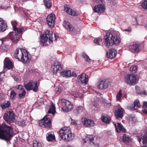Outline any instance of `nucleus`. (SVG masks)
Wrapping results in <instances>:
<instances>
[{
    "label": "nucleus",
    "mask_w": 147,
    "mask_h": 147,
    "mask_svg": "<svg viewBox=\"0 0 147 147\" xmlns=\"http://www.w3.org/2000/svg\"><path fill=\"white\" fill-rule=\"evenodd\" d=\"M115 125L116 127V129L118 132H120L121 131H125V129L121 123H117L115 124Z\"/></svg>",
    "instance_id": "obj_25"
},
{
    "label": "nucleus",
    "mask_w": 147,
    "mask_h": 147,
    "mask_svg": "<svg viewBox=\"0 0 147 147\" xmlns=\"http://www.w3.org/2000/svg\"><path fill=\"white\" fill-rule=\"evenodd\" d=\"M62 68V66L61 63L58 62H55L51 67V71L54 74L57 73L58 71L61 70Z\"/></svg>",
    "instance_id": "obj_14"
},
{
    "label": "nucleus",
    "mask_w": 147,
    "mask_h": 147,
    "mask_svg": "<svg viewBox=\"0 0 147 147\" xmlns=\"http://www.w3.org/2000/svg\"><path fill=\"white\" fill-rule=\"evenodd\" d=\"M122 90H120L116 96L117 100L119 101L120 100L122 96Z\"/></svg>",
    "instance_id": "obj_36"
},
{
    "label": "nucleus",
    "mask_w": 147,
    "mask_h": 147,
    "mask_svg": "<svg viewBox=\"0 0 147 147\" xmlns=\"http://www.w3.org/2000/svg\"><path fill=\"white\" fill-rule=\"evenodd\" d=\"M124 111V109L121 107H119L118 109L115 112V116L117 119L121 118L123 116V113Z\"/></svg>",
    "instance_id": "obj_21"
},
{
    "label": "nucleus",
    "mask_w": 147,
    "mask_h": 147,
    "mask_svg": "<svg viewBox=\"0 0 147 147\" xmlns=\"http://www.w3.org/2000/svg\"><path fill=\"white\" fill-rule=\"evenodd\" d=\"M58 105L61 107V111L64 112H69L73 108V105L71 103L64 99L59 101Z\"/></svg>",
    "instance_id": "obj_6"
},
{
    "label": "nucleus",
    "mask_w": 147,
    "mask_h": 147,
    "mask_svg": "<svg viewBox=\"0 0 147 147\" xmlns=\"http://www.w3.org/2000/svg\"><path fill=\"white\" fill-rule=\"evenodd\" d=\"M4 67L8 69L13 68L12 63L10 59L7 58L5 59L4 61Z\"/></svg>",
    "instance_id": "obj_22"
},
{
    "label": "nucleus",
    "mask_w": 147,
    "mask_h": 147,
    "mask_svg": "<svg viewBox=\"0 0 147 147\" xmlns=\"http://www.w3.org/2000/svg\"><path fill=\"white\" fill-rule=\"evenodd\" d=\"M88 76L85 74L83 73L79 76L78 78V82H80L82 84L86 85L88 82Z\"/></svg>",
    "instance_id": "obj_16"
},
{
    "label": "nucleus",
    "mask_w": 147,
    "mask_h": 147,
    "mask_svg": "<svg viewBox=\"0 0 147 147\" xmlns=\"http://www.w3.org/2000/svg\"><path fill=\"white\" fill-rule=\"evenodd\" d=\"M34 147H42L41 144L36 141H34L33 142Z\"/></svg>",
    "instance_id": "obj_37"
},
{
    "label": "nucleus",
    "mask_w": 147,
    "mask_h": 147,
    "mask_svg": "<svg viewBox=\"0 0 147 147\" xmlns=\"http://www.w3.org/2000/svg\"><path fill=\"white\" fill-rule=\"evenodd\" d=\"M93 1H94L95 2H102V0H92Z\"/></svg>",
    "instance_id": "obj_52"
},
{
    "label": "nucleus",
    "mask_w": 147,
    "mask_h": 147,
    "mask_svg": "<svg viewBox=\"0 0 147 147\" xmlns=\"http://www.w3.org/2000/svg\"><path fill=\"white\" fill-rule=\"evenodd\" d=\"M82 109V107L81 106H79L77 107L76 108V112H75L76 115L79 114L80 111Z\"/></svg>",
    "instance_id": "obj_42"
},
{
    "label": "nucleus",
    "mask_w": 147,
    "mask_h": 147,
    "mask_svg": "<svg viewBox=\"0 0 147 147\" xmlns=\"http://www.w3.org/2000/svg\"><path fill=\"white\" fill-rule=\"evenodd\" d=\"M140 94L143 97H144L147 95V92L146 91H144L142 92H140Z\"/></svg>",
    "instance_id": "obj_49"
},
{
    "label": "nucleus",
    "mask_w": 147,
    "mask_h": 147,
    "mask_svg": "<svg viewBox=\"0 0 147 147\" xmlns=\"http://www.w3.org/2000/svg\"><path fill=\"white\" fill-rule=\"evenodd\" d=\"M14 113L11 110H9L5 113L3 117L4 120L8 123H10L13 122L15 120Z\"/></svg>",
    "instance_id": "obj_10"
},
{
    "label": "nucleus",
    "mask_w": 147,
    "mask_h": 147,
    "mask_svg": "<svg viewBox=\"0 0 147 147\" xmlns=\"http://www.w3.org/2000/svg\"><path fill=\"white\" fill-rule=\"evenodd\" d=\"M140 138L142 139L144 143H147V132L146 133L145 132H143L140 137Z\"/></svg>",
    "instance_id": "obj_30"
},
{
    "label": "nucleus",
    "mask_w": 147,
    "mask_h": 147,
    "mask_svg": "<svg viewBox=\"0 0 147 147\" xmlns=\"http://www.w3.org/2000/svg\"><path fill=\"white\" fill-rule=\"evenodd\" d=\"M51 119L52 117L50 115H46L39 121V125L42 127L50 128L51 125Z\"/></svg>",
    "instance_id": "obj_8"
},
{
    "label": "nucleus",
    "mask_w": 147,
    "mask_h": 147,
    "mask_svg": "<svg viewBox=\"0 0 147 147\" xmlns=\"http://www.w3.org/2000/svg\"><path fill=\"white\" fill-rule=\"evenodd\" d=\"M13 130L11 127L2 124L0 127V139L9 140L13 136Z\"/></svg>",
    "instance_id": "obj_3"
},
{
    "label": "nucleus",
    "mask_w": 147,
    "mask_h": 147,
    "mask_svg": "<svg viewBox=\"0 0 147 147\" xmlns=\"http://www.w3.org/2000/svg\"><path fill=\"white\" fill-rule=\"evenodd\" d=\"M116 51L114 49H111L109 50V51L107 52V57L112 59L115 57L116 56Z\"/></svg>",
    "instance_id": "obj_23"
},
{
    "label": "nucleus",
    "mask_w": 147,
    "mask_h": 147,
    "mask_svg": "<svg viewBox=\"0 0 147 147\" xmlns=\"http://www.w3.org/2000/svg\"><path fill=\"white\" fill-rule=\"evenodd\" d=\"M108 86V84L106 81L102 80L100 81L97 84V87L99 89H102L107 88Z\"/></svg>",
    "instance_id": "obj_20"
},
{
    "label": "nucleus",
    "mask_w": 147,
    "mask_h": 147,
    "mask_svg": "<svg viewBox=\"0 0 147 147\" xmlns=\"http://www.w3.org/2000/svg\"><path fill=\"white\" fill-rule=\"evenodd\" d=\"M83 125L85 127H90L94 126L95 123L93 120L86 118H83L82 119Z\"/></svg>",
    "instance_id": "obj_13"
},
{
    "label": "nucleus",
    "mask_w": 147,
    "mask_h": 147,
    "mask_svg": "<svg viewBox=\"0 0 147 147\" xmlns=\"http://www.w3.org/2000/svg\"><path fill=\"white\" fill-rule=\"evenodd\" d=\"M26 124L27 122L25 120L20 121L18 122V124L22 127L24 126Z\"/></svg>",
    "instance_id": "obj_39"
},
{
    "label": "nucleus",
    "mask_w": 147,
    "mask_h": 147,
    "mask_svg": "<svg viewBox=\"0 0 147 147\" xmlns=\"http://www.w3.org/2000/svg\"><path fill=\"white\" fill-rule=\"evenodd\" d=\"M142 6L144 9H147V0H145L142 4Z\"/></svg>",
    "instance_id": "obj_47"
},
{
    "label": "nucleus",
    "mask_w": 147,
    "mask_h": 147,
    "mask_svg": "<svg viewBox=\"0 0 147 147\" xmlns=\"http://www.w3.org/2000/svg\"><path fill=\"white\" fill-rule=\"evenodd\" d=\"M143 107L144 109H146L145 110L143 111V112L144 114H147V102H144L143 103Z\"/></svg>",
    "instance_id": "obj_44"
},
{
    "label": "nucleus",
    "mask_w": 147,
    "mask_h": 147,
    "mask_svg": "<svg viewBox=\"0 0 147 147\" xmlns=\"http://www.w3.org/2000/svg\"><path fill=\"white\" fill-rule=\"evenodd\" d=\"M37 83L36 81L33 82L32 80H30L28 84H24V87L27 90H32L34 92H37L38 91Z\"/></svg>",
    "instance_id": "obj_9"
},
{
    "label": "nucleus",
    "mask_w": 147,
    "mask_h": 147,
    "mask_svg": "<svg viewBox=\"0 0 147 147\" xmlns=\"http://www.w3.org/2000/svg\"><path fill=\"white\" fill-rule=\"evenodd\" d=\"M67 147H71L70 146H67Z\"/></svg>",
    "instance_id": "obj_57"
},
{
    "label": "nucleus",
    "mask_w": 147,
    "mask_h": 147,
    "mask_svg": "<svg viewBox=\"0 0 147 147\" xmlns=\"http://www.w3.org/2000/svg\"><path fill=\"white\" fill-rule=\"evenodd\" d=\"M14 56L16 58L25 63L29 62L31 59L29 53L23 49H16Z\"/></svg>",
    "instance_id": "obj_2"
},
{
    "label": "nucleus",
    "mask_w": 147,
    "mask_h": 147,
    "mask_svg": "<svg viewBox=\"0 0 147 147\" xmlns=\"http://www.w3.org/2000/svg\"><path fill=\"white\" fill-rule=\"evenodd\" d=\"M130 70L132 73H135L137 70V67L136 66H132L130 67Z\"/></svg>",
    "instance_id": "obj_45"
},
{
    "label": "nucleus",
    "mask_w": 147,
    "mask_h": 147,
    "mask_svg": "<svg viewBox=\"0 0 147 147\" xmlns=\"http://www.w3.org/2000/svg\"><path fill=\"white\" fill-rule=\"evenodd\" d=\"M102 40L100 38H95L94 41V42L98 45H99L100 42H102Z\"/></svg>",
    "instance_id": "obj_38"
},
{
    "label": "nucleus",
    "mask_w": 147,
    "mask_h": 147,
    "mask_svg": "<svg viewBox=\"0 0 147 147\" xmlns=\"http://www.w3.org/2000/svg\"><path fill=\"white\" fill-rule=\"evenodd\" d=\"M64 7L65 10L69 14L73 16H77L78 15L77 13L71 9L69 7V5H65Z\"/></svg>",
    "instance_id": "obj_19"
},
{
    "label": "nucleus",
    "mask_w": 147,
    "mask_h": 147,
    "mask_svg": "<svg viewBox=\"0 0 147 147\" xmlns=\"http://www.w3.org/2000/svg\"><path fill=\"white\" fill-rule=\"evenodd\" d=\"M40 41L43 46L48 45V42L51 43L53 40H56L57 38L55 34H53L52 31L47 30L44 32L41 36Z\"/></svg>",
    "instance_id": "obj_4"
},
{
    "label": "nucleus",
    "mask_w": 147,
    "mask_h": 147,
    "mask_svg": "<svg viewBox=\"0 0 147 147\" xmlns=\"http://www.w3.org/2000/svg\"><path fill=\"white\" fill-rule=\"evenodd\" d=\"M44 4L46 7L49 8L52 6V3L51 0H43Z\"/></svg>",
    "instance_id": "obj_33"
},
{
    "label": "nucleus",
    "mask_w": 147,
    "mask_h": 147,
    "mask_svg": "<svg viewBox=\"0 0 147 147\" xmlns=\"http://www.w3.org/2000/svg\"><path fill=\"white\" fill-rule=\"evenodd\" d=\"M105 10L104 5L102 4L97 5L94 8V11L95 12L102 13L105 11Z\"/></svg>",
    "instance_id": "obj_18"
},
{
    "label": "nucleus",
    "mask_w": 147,
    "mask_h": 147,
    "mask_svg": "<svg viewBox=\"0 0 147 147\" xmlns=\"http://www.w3.org/2000/svg\"><path fill=\"white\" fill-rule=\"evenodd\" d=\"M122 141L125 143H128L130 141V139L128 136L124 134L122 137Z\"/></svg>",
    "instance_id": "obj_32"
},
{
    "label": "nucleus",
    "mask_w": 147,
    "mask_h": 147,
    "mask_svg": "<svg viewBox=\"0 0 147 147\" xmlns=\"http://www.w3.org/2000/svg\"><path fill=\"white\" fill-rule=\"evenodd\" d=\"M139 141L140 142L141 141V140L140 139V140H139Z\"/></svg>",
    "instance_id": "obj_58"
},
{
    "label": "nucleus",
    "mask_w": 147,
    "mask_h": 147,
    "mask_svg": "<svg viewBox=\"0 0 147 147\" xmlns=\"http://www.w3.org/2000/svg\"><path fill=\"white\" fill-rule=\"evenodd\" d=\"M22 32V29L19 28L18 29L14 30L13 32H10L8 35L7 37L15 43H17L20 38L19 34Z\"/></svg>",
    "instance_id": "obj_7"
},
{
    "label": "nucleus",
    "mask_w": 147,
    "mask_h": 147,
    "mask_svg": "<svg viewBox=\"0 0 147 147\" xmlns=\"http://www.w3.org/2000/svg\"><path fill=\"white\" fill-rule=\"evenodd\" d=\"M127 50L131 51L133 53H138L139 51L138 45L135 43H133L127 47L126 48Z\"/></svg>",
    "instance_id": "obj_15"
},
{
    "label": "nucleus",
    "mask_w": 147,
    "mask_h": 147,
    "mask_svg": "<svg viewBox=\"0 0 147 147\" xmlns=\"http://www.w3.org/2000/svg\"><path fill=\"white\" fill-rule=\"evenodd\" d=\"M11 23L12 24L14 30H17L19 29V28H17L16 27L17 24V22L16 21H14V22H11Z\"/></svg>",
    "instance_id": "obj_46"
},
{
    "label": "nucleus",
    "mask_w": 147,
    "mask_h": 147,
    "mask_svg": "<svg viewBox=\"0 0 147 147\" xmlns=\"http://www.w3.org/2000/svg\"><path fill=\"white\" fill-rule=\"evenodd\" d=\"M1 106L2 109H4L9 107L10 106V103L8 101L5 100L1 104Z\"/></svg>",
    "instance_id": "obj_28"
},
{
    "label": "nucleus",
    "mask_w": 147,
    "mask_h": 147,
    "mask_svg": "<svg viewBox=\"0 0 147 147\" xmlns=\"http://www.w3.org/2000/svg\"><path fill=\"white\" fill-rule=\"evenodd\" d=\"M61 75L63 77H69L71 76H76V75L74 72L71 73L70 71L68 70H64L61 73Z\"/></svg>",
    "instance_id": "obj_17"
},
{
    "label": "nucleus",
    "mask_w": 147,
    "mask_h": 147,
    "mask_svg": "<svg viewBox=\"0 0 147 147\" xmlns=\"http://www.w3.org/2000/svg\"><path fill=\"white\" fill-rule=\"evenodd\" d=\"M26 93L25 90H23L22 92L19 94V97L20 98H23L25 96Z\"/></svg>",
    "instance_id": "obj_40"
},
{
    "label": "nucleus",
    "mask_w": 147,
    "mask_h": 147,
    "mask_svg": "<svg viewBox=\"0 0 147 147\" xmlns=\"http://www.w3.org/2000/svg\"><path fill=\"white\" fill-rule=\"evenodd\" d=\"M119 34L118 32L114 31L107 32L104 37L105 45L109 47L114 45H119L121 41Z\"/></svg>",
    "instance_id": "obj_1"
},
{
    "label": "nucleus",
    "mask_w": 147,
    "mask_h": 147,
    "mask_svg": "<svg viewBox=\"0 0 147 147\" xmlns=\"http://www.w3.org/2000/svg\"><path fill=\"white\" fill-rule=\"evenodd\" d=\"M47 140L49 141H51L54 140L55 138L54 135L50 133H48L46 135Z\"/></svg>",
    "instance_id": "obj_29"
},
{
    "label": "nucleus",
    "mask_w": 147,
    "mask_h": 147,
    "mask_svg": "<svg viewBox=\"0 0 147 147\" xmlns=\"http://www.w3.org/2000/svg\"><path fill=\"white\" fill-rule=\"evenodd\" d=\"M16 88L17 89L22 90V91L23 90H25V89H24L23 86L21 85H18Z\"/></svg>",
    "instance_id": "obj_48"
},
{
    "label": "nucleus",
    "mask_w": 147,
    "mask_h": 147,
    "mask_svg": "<svg viewBox=\"0 0 147 147\" xmlns=\"http://www.w3.org/2000/svg\"><path fill=\"white\" fill-rule=\"evenodd\" d=\"M5 8V7H3L2 6H0V9H4Z\"/></svg>",
    "instance_id": "obj_54"
},
{
    "label": "nucleus",
    "mask_w": 147,
    "mask_h": 147,
    "mask_svg": "<svg viewBox=\"0 0 147 147\" xmlns=\"http://www.w3.org/2000/svg\"><path fill=\"white\" fill-rule=\"evenodd\" d=\"M125 82L126 83L130 86L136 84L137 82L136 75L133 74H128L125 78Z\"/></svg>",
    "instance_id": "obj_11"
},
{
    "label": "nucleus",
    "mask_w": 147,
    "mask_h": 147,
    "mask_svg": "<svg viewBox=\"0 0 147 147\" xmlns=\"http://www.w3.org/2000/svg\"><path fill=\"white\" fill-rule=\"evenodd\" d=\"M134 24L136 25H137L138 24V23H137V21L136 20L135 22H134Z\"/></svg>",
    "instance_id": "obj_53"
},
{
    "label": "nucleus",
    "mask_w": 147,
    "mask_h": 147,
    "mask_svg": "<svg viewBox=\"0 0 147 147\" xmlns=\"http://www.w3.org/2000/svg\"><path fill=\"white\" fill-rule=\"evenodd\" d=\"M63 24V26L69 32H71L73 31L74 28L69 22L65 21Z\"/></svg>",
    "instance_id": "obj_26"
},
{
    "label": "nucleus",
    "mask_w": 147,
    "mask_h": 147,
    "mask_svg": "<svg viewBox=\"0 0 147 147\" xmlns=\"http://www.w3.org/2000/svg\"><path fill=\"white\" fill-rule=\"evenodd\" d=\"M7 27L6 22L1 18H0V32L5 31Z\"/></svg>",
    "instance_id": "obj_24"
},
{
    "label": "nucleus",
    "mask_w": 147,
    "mask_h": 147,
    "mask_svg": "<svg viewBox=\"0 0 147 147\" xmlns=\"http://www.w3.org/2000/svg\"><path fill=\"white\" fill-rule=\"evenodd\" d=\"M111 119L107 115H102V120L106 123H109L111 122Z\"/></svg>",
    "instance_id": "obj_27"
},
{
    "label": "nucleus",
    "mask_w": 147,
    "mask_h": 147,
    "mask_svg": "<svg viewBox=\"0 0 147 147\" xmlns=\"http://www.w3.org/2000/svg\"><path fill=\"white\" fill-rule=\"evenodd\" d=\"M16 94L15 92L13 91H11V92L10 94V98L11 99H14L16 96Z\"/></svg>",
    "instance_id": "obj_43"
},
{
    "label": "nucleus",
    "mask_w": 147,
    "mask_h": 147,
    "mask_svg": "<svg viewBox=\"0 0 147 147\" xmlns=\"http://www.w3.org/2000/svg\"><path fill=\"white\" fill-rule=\"evenodd\" d=\"M82 56L87 62H89L91 60L89 56L85 53H83L82 54Z\"/></svg>",
    "instance_id": "obj_35"
},
{
    "label": "nucleus",
    "mask_w": 147,
    "mask_h": 147,
    "mask_svg": "<svg viewBox=\"0 0 147 147\" xmlns=\"http://www.w3.org/2000/svg\"><path fill=\"white\" fill-rule=\"evenodd\" d=\"M141 107L139 101L138 100H136L134 102L133 106L132 107L133 108L137 109V108H140Z\"/></svg>",
    "instance_id": "obj_34"
},
{
    "label": "nucleus",
    "mask_w": 147,
    "mask_h": 147,
    "mask_svg": "<svg viewBox=\"0 0 147 147\" xmlns=\"http://www.w3.org/2000/svg\"><path fill=\"white\" fill-rule=\"evenodd\" d=\"M71 123L74 124V125H76L77 124L76 121L74 120H72Z\"/></svg>",
    "instance_id": "obj_51"
},
{
    "label": "nucleus",
    "mask_w": 147,
    "mask_h": 147,
    "mask_svg": "<svg viewBox=\"0 0 147 147\" xmlns=\"http://www.w3.org/2000/svg\"><path fill=\"white\" fill-rule=\"evenodd\" d=\"M115 3H116L117 2V1L116 0H115Z\"/></svg>",
    "instance_id": "obj_55"
},
{
    "label": "nucleus",
    "mask_w": 147,
    "mask_h": 147,
    "mask_svg": "<svg viewBox=\"0 0 147 147\" xmlns=\"http://www.w3.org/2000/svg\"><path fill=\"white\" fill-rule=\"evenodd\" d=\"M59 133L61 139L66 142L71 141L74 137L69 127H62L59 131Z\"/></svg>",
    "instance_id": "obj_5"
},
{
    "label": "nucleus",
    "mask_w": 147,
    "mask_h": 147,
    "mask_svg": "<svg viewBox=\"0 0 147 147\" xmlns=\"http://www.w3.org/2000/svg\"><path fill=\"white\" fill-rule=\"evenodd\" d=\"M55 20V15L53 13H51L47 18V22L48 25L51 28L54 26Z\"/></svg>",
    "instance_id": "obj_12"
},
{
    "label": "nucleus",
    "mask_w": 147,
    "mask_h": 147,
    "mask_svg": "<svg viewBox=\"0 0 147 147\" xmlns=\"http://www.w3.org/2000/svg\"><path fill=\"white\" fill-rule=\"evenodd\" d=\"M135 88L136 91V92L138 94H140L141 92H140L139 87L137 86H135Z\"/></svg>",
    "instance_id": "obj_50"
},
{
    "label": "nucleus",
    "mask_w": 147,
    "mask_h": 147,
    "mask_svg": "<svg viewBox=\"0 0 147 147\" xmlns=\"http://www.w3.org/2000/svg\"><path fill=\"white\" fill-rule=\"evenodd\" d=\"M94 138L93 136L91 135H89L86 137V138L85 139L84 143L86 142V140H89V141H92L94 140Z\"/></svg>",
    "instance_id": "obj_41"
},
{
    "label": "nucleus",
    "mask_w": 147,
    "mask_h": 147,
    "mask_svg": "<svg viewBox=\"0 0 147 147\" xmlns=\"http://www.w3.org/2000/svg\"><path fill=\"white\" fill-rule=\"evenodd\" d=\"M2 79H1L0 78V81Z\"/></svg>",
    "instance_id": "obj_56"
},
{
    "label": "nucleus",
    "mask_w": 147,
    "mask_h": 147,
    "mask_svg": "<svg viewBox=\"0 0 147 147\" xmlns=\"http://www.w3.org/2000/svg\"><path fill=\"white\" fill-rule=\"evenodd\" d=\"M55 112V105L53 103L51 104V106L50 107L48 113H52L54 115Z\"/></svg>",
    "instance_id": "obj_31"
}]
</instances>
